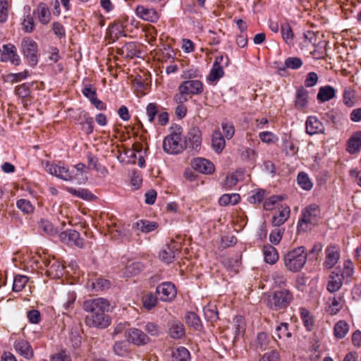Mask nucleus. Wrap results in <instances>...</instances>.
Instances as JSON below:
<instances>
[{
  "instance_id": "nucleus-11",
  "label": "nucleus",
  "mask_w": 361,
  "mask_h": 361,
  "mask_svg": "<svg viewBox=\"0 0 361 361\" xmlns=\"http://www.w3.org/2000/svg\"><path fill=\"white\" fill-rule=\"evenodd\" d=\"M61 240L70 245H75L78 247H83L84 240L80 237V233L75 230H68L61 232L59 235Z\"/></svg>"
},
{
  "instance_id": "nucleus-49",
  "label": "nucleus",
  "mask_w": 361,
  "mask_h": 361,
  "mask_svg": "<svg viewBox=\"0 0 361 361\" xmlns=\"http://www.w3.org/2000/svg\"><path fill=\"white\" fill-rule=\"evenodd\" d=\"M224 73V72L221 66H216L213 64L208 79L210 81H216L223 77Z\"/></svg>"
},
{
  "instance_id": "nucleus-39",
  "label": "nucleus",
  "mask_w": 361,
  "mask_h": 361,
  "mask_svg": "<svg viewBox=\"0 0 361 361\" xmlns=\"http://www.w3.org/2000/svg\"><path fill=\"white\" fill-rule=\"evenodd\" d=\"M281 35L283 40L289 45L293 44V33L288 23H283L281 26Z\"/></svg>"
},
{
  "instance_id": "nucleus-61",
  "label": "nucleus",
  "mask_w": 361,
  "mask_h": 361,
  "mask_svg": "<svg viewBox=\"0 0 361 361\" xmlns=\"http://www.w3.org/2000/svg\"><path fill=\"white\" fill-rule=\"evenodd\" d=\"M51 361H71V357L66 351L61 350L51 356Z\"/></svg>"
},
{
  "instance_id": "nucleus-42",
  "label": "nucleus",
  "mask_w": 361,
  "mask_h": 361,
  "mask_svg": "<svg viewBox=\"0 0 361 361\" xmlns=\"http://www.w3.org/2000/svg\"><path fill=\"white\" fill-rule=\"evenodd\" d=\"M16 206L21 212L27 214H32L35 209L31 202L25 199L18 200Z\"/></svg>"
},
{
  "instance_id": "nucleus-60",
  "label": "nucleus",
  "mask_w": 361,
  "mask_h": 361,
  "mask_svg": "<svg viewBox=\"0 0 361 361\" xmlns=\"http://www.w3.org/2000/svg\"><path fill=\"white\" fill-rule=\"evenodd\" d=\"M188 100V95L178 87V93L173 96V101L178 105H183Z\"/></svg>"
},
{
  "instance_id": "nucleus-27",
  "label": "nucleus",
  "mask_w": 361,
  "mask_h": 361,
  "mask_svg": "<svg viewBox=\"0 0 361 361\" xmlns=\"http://www.w3.org/2000/svg\"><path fill=\"white\" fill-rule=\"evenodd\" d=\"M342 286V278L338 273L332 272L329 276L327 290L331 293L338 291Z\"/></svg>"
},
{
  "instance_id": "nucleus-7",
  "label": "nucleus",
  "mask_w": 361,
  "mask_h": 361,
  "mask_svg": "<svg viewBox=\"0 0 361 361\" xmlns=\"http://www.w3.org/2000/svg\"><path fill=\"white\" fill-rule=\"evenodd\" d=\"M156 293L161 301L171 302L176 298L177 290L173 283L167 281L161 283L157 287Z\"/></svg>"
},
{
  "instance_id": "nucleus-19",
  "label": "nucleus",
  "mask_w": 361,
  "mask_h": 361,
  "mask_svg": "<svg viewBox=\"0 0 361 361\" xmlns=\"http://www.w3.org/2000/svg\"><path fill=\"white\" fill-rule=\"evenodd\" d=\"M262 252L266 263L274 264L279 260L278 251L273 245L269 244L264 245Z\"/></svg>"
},
{
  "instance_id": "nucleus-1",
  "label": "nucleus",
  "mask_w": 361,
  "mask_h": 361,
  "mask_svg": "<svg viewBox=\"0 0 361 361\" xmlns=\"http://www.w3.org/2000/svg\"><path fill=\"white\" fill-rule=\"evenodd\" d=\"M112 307L109 301L103 298H97L85 300L83 309L89 313L85 317V323L90 327L105 329L111 324L110 317L106 314Z\"/></svg>"
},
{
  "instance_id": "nucleus-34",
  "label": "nucleus",
  "mask_w": 361,
  "mask_h": 361,
  "mask_svg": "<svg viewBox=\"0 0 361 361\" xmlns=\"http://www.w3.org/2000/svg\"><path fill=\"white\" fill-rule=\"evenodd\" d=\"M240 197L237 193L224 194L219 200L221 206L234 205L239 202Z\"/></svg>"
},
{
  "instance_id": "nucleus-44",
  "label": "nucleus",
  "mask_w": 361,
  "mask_h": 361,
  "mask_svg": "<svg viewBox=\"0 0 361 361\" xmlns=\"http://www.w3.org/2000/svg\"><path fill=\"white\" fill-rule=\"evenodd\" d=\"M144 330L149 336L157 337L161 334V328L154 322H147L144 326Z\"/></svg>"
},
{
  "instance_id": "nucleus-13",
  "label": "nucleus",
  "mask_w": 361,
  "mask_h": 361,
  "mask_svg": "<svg viewBox=\"0 0 361 361\" xmlns=\"http://www.w3.org/2000/svg\"><path fill=\"white\" fill-rule=\"evenodd\" d=\"M188 95H198L203 92V84L199 80H187L178 86Z\"/></svg>"
},
{
  "instance_id": "nucleus-51",
  "label": "nucleus",
  "mask_w": 361,
  "mask_h": 361,
  "mask_svg": "<svg viewBox=\"0 0 361 361\" xmlns=\"http://www.w3.org/2000/svg\"><path fill=\"white\" fill-rule=\"evenodd\" d=\"M259 137L262 142L267 144H271L278 140V137L273 133L269 131L259 133Z\"/></svg>"
},
{
  "instance_id": "nucleus-53",
  "label": "nucleus",
  "mask_w": 361,
  "mask_h": 361,
  "mask_svg": "<svg viewBox=\"0 0 361 361\" xmlns=\"http://www.w3.org/2000/svg\"><path fill=\"white\" fill-rule=\"evenodd\" d=\"M157 303V298L152 293H147L143 298V305L147 310H151L156 306Z\"/></svg>"
},
{
  "instance_id": "nucleus-18",
  "label": "nucleus",
  "mask_w": 361,
  "mask_h": 361,
  "mask_svg": "<svg viewBox=\"0 0 361 361\" xmlns=\"http://www.w3.org/2000/svg\"><path fill=\"white\" fill-rule=\"evenodd\" d=\"M135 11L137 16L145 20L156 22L159 19L158 13L154 8H148L139 5Z\"/></svg>"
},
{
  "instance_id": "nucleus-21",
  "label": "nucleus",
  "mask_w": 361,
  "mask_h": 361,
  "mask_svg": "<svg viewBox=\"0 0 361 361\" xmlns=\"http://www.w3.org/2000/svg\"><path fill=\"white\" fill-rule=\"evenodd\" d=\"M300 318L302 321V324L307 331H312L314 328V317L309 310L305 307H300L299 309Z\"/></svg>"
},
{
  "instance_id": "nucleus-8",
  "label": "nucleus",
  "mask_w": 361,
  "mask_h": 361,
  "mask_svg": "<svg viewBox=\"0 0 361 361\" xmlns=\"http://www.w3.org/2000/svg\"><path fill=\"white\" fill-rule=\"evenodd\" d=\"M126 334L128 341L137 346L145 345L150 341L149 336L137 328L129 329Z\"/></svg>"
},
{
  "instance_id": "nucleus-55",
  "label": "nucleus",
  "mask_w": 361,
  "mask_h": 361,
  "mask_svg": "<svg viewBox=\"0 0 361 361\" xmlns=\"http://www.w3.org/2000/svg\"><path fill=\"white\" fill-rule=\"evenodd\" d=\"M302 65V60L298 57H289L285 61V66L291 69H298Z\"/></svg>"
},
{
  "instance_id": "nucleus-58",
  "label": "nucleus",
  "mask_w": 361,
  "mask_h": 361,
  "mask_svg": "<svg viewBox=\"0 0 361 361\" xmlns=\"http://www.w3.org/2000/svg\"><path fill=\"white\" fill-rule=\"evenodd\" d=\"M330 300H331V302L329 307V311L331 314H336L342 308L341 298H333L332 299H330Z\"/></svg>"
},
{
  "instance_id": "nucleus-37",
  "label": "nucleus",
  "mask_w": 361,
  "mask_h": 361,
  "mask_svg": "<svg viewBox=\"0 0 361 361\" xmlns=\"http://www.w3.org/2000/svg\"><path fill=\"white\" fill-rule=\"evenodd\" d=\"M159 105L157 103L151 102L149 103L146 106V115L147 120L150 123L154 122L155 118L158 116L159 112Z\"/></svg>"
},
{
  "instance_id": "nucleus-14",
  "label": "nucleus",
  "mask_w": 361,
  "mask_h": 361,
  "mask_svg": "<svg viewBox=\"0 0 361 361\" xmlns=\"http://www.w3.org/2000/svg\"><path fill=\"white\" fill-rule=\"evenodd\" d=\"M326 258L324 262V268L330 269L338 262L340 258L339 249L335 245H329L325 250Z\"/></svg>"
},
{
  "instance_id": "nucleus-25",
  "label": "nucleus",
  "mask_w": 361,
  "mask_h": 361,
  "mask_svg": "<svg viewBox=\"0 0 361 361\" xmlns=\"http://www.w3.org/2000/svg\"><path fill=\"white\" fill-rule=\"evenodd\" d=\"M335 89L330 85H326L319 88L317 94V99L324 102L331 100L335 97Z\"/></svg>"
},
{
  "instance_id": "nucleus-40",
  "label": "nucleus",
  "mask_w": 361,
  "mask_h": 361,
  "mask_svg": "<svg viewBox=\"0 0 361 361\" xmlns=\"http://www.w3.org/2000/svg\"><path fill=\"white\" fill-rule=\"evenodd\" d=\"M29 71L25 70L18 73H9L6 76V81L11 83L19 82L29 76Z\"/></svg>"
},
{
  "instance_id": "nucleus-17",
  "label": "nucleus",
  "mask_w": 361,
  "mask_h": 361,
  "mask_svg": "<svg viewBox=\"0 0 361 361\" xmlns=\"http://www.w3.org/2000/svg\"><path fill=\"white\" fill-rule=\"evenodd\" d=\"M85 165L82 163H79L74 166V169L69 171L71 175V180L68 181H75L78 184H83L87 180L86 176Z\"/></svg>"
},
{
  "instance_id": "nucleus-20",
  "label": "nucleus",
  "mask_w": 361,
  "mask_h": 361,
  "mask_svg": "<svg viewBox=\"0 0 361 361\" xmlns=\"http://www.w3.org/2000/svg\"><path fill=\"white\" fill-rule=\"evenodd\" d=\"M158 227V224L154 221L141 219L134 223L133 229L135 231H140L142 233H148L156 230Z\"/></svg>"
},
{
  "instance_id": "nucleus-63",
  "label": "nucleus",
  "mask_w": 361,
  "mask_h": 361,
  "mask_svg": "<svg viewBox=\"0 0 361 361\" xmlns=\"http://www.w3.org/2000/svg\"><path fill=\"white\" fill-rule=\"evenodd\" d=\"M221 126L225 137L228 140L231 139L235 133L233 126L231 123H222Z\"/></svg>"
},
{
  "instance_id": "nucleus-56",
  "label": "nucleus",
  "mask_w": 361,
  "mask_h": 361,
  "mask_svg": "<svg viewBox=\"0 0 361 361\" xmlns=\"http://www.w3.org/2000/svg\"><path fill=\"white\" fill-rule=\"evenodd\" d=\"M23 30L27 33L32 32L35 28V23L32 17L27 16L22 23Z\"/></svg>"
},
{
  "instance_id": "nucleus-16",
  "label": "nucleus",
  "mask_w": 361,
  "mask_h": 361,
  "mask_svg": "<svg viewBox=\"0 0 361 361\" xmlns=\"http://www.w3.org/2000/svg\"><path fill=\"white\" fill-rule=\"evenodd\" d=\"M16 351L25 359H32L34 356V352L30 343L23 339L17 340L14 343Z\"/></svg>"
},
{
  "instance_id": "nucleus-52",
  "label": "nucleus",
  "mask_w": 361,
  "mask_h": 361,
  "mask_svg": "<svg viewBox=\"0 0 361 361\" xmlns=\"http://www.w3.org/2000/svg\"><path fill=\"white\" fill-rule=\"evenodd\" d=\"M39 226L46 233L49 235H54L57 233V230L54 227L52 224L44 219H42L39 222Z\"/></svg>"
},
{
  "instance_id": "nucleus-24",
  "label": "nucleus",
  "mask_w": 361,
  "mask_h": 361,
  "mask_svg": "<svg viewBox=\"0 0 361 361\" xmlns=\"http://www.w3.org/2000/svg\"><path fill=\"white\" fill-rule=\"evenodd\" d=\"M361 148V131L355 133L348 141L347 151L350 154H355Z\"/></svg>"
},
{
  "instance_id": "nucleus-30",
  "label": "nucleus",
  "mask_w": 361,
  "mask_h": 361,
  "mask_svg": "<svg viewBox=\"0 0 361 361\" xmlns=\"http://www.w3.org/2000/svg\"><path fill=\"white\" fill-rule=\"evenodd\" d=\"M87 287L91 288L92 290H103L110 286L109 281L102 278H97L95 279L90 280L87 284Z\"/></svg>"
},
{
  "instance_id": "nucleus-48",
  "label": "nucleus",
  "mask_w": 361,
  "mask_h": 361,
  "mask_svg": "<svg viewBox=\"0 0 361 361\" xmlns=\"http://www.w3.org/2000/svg\"><path fill=\"white\" fill-rule=\"evenodd\" d=\"M30 83H23L16 87L15 92L20 97H27L30 94Z\"/></svg>"
},
{
  "instance_id": "nucleus-33",
  "label": "nucleus",
  "mask_w": 361,
  "mask_h": 361,
  "mask_svg": "<svg viewBox=\"0 0 361 361\" xmlns=\"http://www.w3.org/2000/svg\"><path fill=\"white\" fill-rule=\"evenodd\" d=\"M308 102V92L303 87L297 90L295 95V104L298 108H302L306 106Z\"/></svg>"
},
{
  "instance_id": "nucleus-6",
  "label": "nucleus",
  "mask_w": 361,
  "mask_h": 361,
  "mask_svg": "<svg viewBox=\"0 0 361 361\" xmlns=\"http://www.w3.org/2000/svg\"><path fill=\"white\" fill-rule=\"evenodd\" d=\"M21 47L23 56L27 59L30 66H35L38 62L37 44L30 37H25L22 40Z\"/></svg>"
},
{
  "instance_id": "nucleus-12",
  "label": "nucleus",
  "mask_w": 361,
  "mask_h": 361,
  "mask_svg": "<svg viewBox=\"0 0 361 361\" xmlns=\"http://www.w3.org/2000/svg\"><path fill=\"white\" fill-rule=\"evenodd\" d=\"M179 254V247L175 243L167 244L159 251V259L166 263L170 264L173 262L176 257Z\"/></svg>"
},
{
  "instance_id": "nucleus-22",
  "label": "nucleus",
  "mask_w": 361,
  "mask_h": 361,
  "mask_svg": "<svg viewBox=\"0 0 361 361\" xmlns=\"http://www.w3.org/2000/svg\"><path fill=\"white\" fill-rule=\"evenodd\" d=\"M290 209L288 206H282L279 213L272 217L271 224L274 227H279L283 224L289 218Z\"/></svg>"
},
{
  "instance_id": "nucleus-4",
  "label": "nucleus",
  "mask_w": 361,
  "mask_h": 361,
  "mask_svg": "<svg viewBox=\"0 0 361 361\" xmlns=\"http://www.w3.org/2000/svg\"><path fill=\"white\" fill-rule=\"evenodd\" d=\"M316 222V204H311L301 212V216L297 224V233H305L312 229Z\"/></svg>"
},
{
  "instance_id": "nucleus-9",
  "label": "nucleus",
  "mask_w": 361,
  "mask_h": 361,
  "mask_svg": "<svg viewBox=\"0 0 361 361\" xmlns=\"http://www.w3.org/2000/svg\"><path fill=\"white\" fill-rule=\"evenodd\" d=\"M202 143V133L199 128L192 127L188 133L185 141V147H189L195 151H198Z\"/></svg>"
},
{
  "instance_id": "nucleus-29",
  "label": "nucleus",
  "mask_w": 361,
  "mask_h": 361,
  "mask_svg": "<svg viewBox=\"0 0 361 361\" xmlns=\"http://www.w3.org/2000/svg\"><path fill=\"white\" fill-rule=\"evenodd\" d=\"M38 14L39 20L44 25L50 21L51 14L47 6L44 3H40L36 10Z\"/></svg>"
},
{
  "instance_id": "nucleus-50",
  "label": "nucleus",
  "mask_w": 361,
  "mask_h": 361,
  "mask_svg": "<svg viewBox=\"0 0 361 361\" xmlns=\"http://www.w3.org/2000/svg\"><path fill=\"white\" fill-rule=\"evenodd\" d=\"M114 353L120 356L125 357L128 354V345L124 341H118L114 345Z\"/></svg>"
},
{
  "instance_id": "nucleus-31",
  "label": "nucleus",
  "mask_w": 361,
  "mask_h": 361,
  "mask_svg": "<svg viewBox=\"0 0 361 361\" xmlns=\"http://www.w3.org/2000/svg\"><path fill=\"white\" fill-rule=\"evenodd\" d=\"M348 331V324L344 320H340L334 326V334L336 338L341 339L346 336Z\"/></svg>"
},
{
  "instance_id": "nucleus-47",
  "label": "nucleus",
  "mask_w": 361,
  "mask_h": 361,
  "mask_svg": "<svg viewBox=\"0 0 361 361\" xmlns=\"http://www.w3.org/2000/svg\"><path fill=\"white\" fill-rule=\"evenodd\" d=\"M204 314L207 321L214 322L218 319V312L215 306H207L203 309Z\"/></svg>"
},
{
  "instance_id": "nucleus-3",
  "label": "nucleus",
  "mask_w": 361,
  "mask_h": 361,
  "mask_svg": "<svg viewBox=\"0 0 361 361\" xmlns=\"http://www.w3.org/2000/svg\"><path fill=\"white\" fill-rule=\"evenodd\" d=\"M293 294L287 289L274 291L267 298V305L274 310L286 309L293 300Z\"/></svg>"
},
{
  "instance_id": "nucleus-59",
  "label": "nucleus",
  "mask_w": 361,
  "mask_h": 361,
  "mask_svg": "<svg viewBox=\"0 0 361 361\" xmlns=\"http://www.w3.org/2000/svg\"><path fill=\"white\" fill-rule=\"evenodd\" d=\"M235 334L239 336L245 330V322L242 317H236L234 319Z\"/></svg>"
},
{
  "instance_id": "nucleus-46",
  "label": "nucleus",
  "mask_w": 361,
  "mask_h": 361,
  "mask_svg": "<svg viewBox=\"0 0 361 361\" xmlns=\"http://www.w3.org/2000/svg\"><path fill=\"white\" fill-rule=\"evenodd\" d=\"M284 228L276 227L269 234V241L274 245H278L284 233Z\"/></svg>"
},
{
  "instance_id": "nucleus-43",
  "label": "nucleus",
  "mask_w": 361,
  "mask_h": 361,
  "mask_svg": "<svg viewBox=\"0 0 361 361\" xmlns=\"http://www.w3.org/2000/svg\"><path fill=\"white\" fill-rule=\"evenodd\" d=\"M28 281V278L25 276H16L13 283V290L15 292L21 291Z\"/></svg>"
},
{
  "instance_id": "nucleus-5",
  "label": "nucleus",
  "mask_w": 361,
  "mask_h": 361,
  "mask_svg": "<svg viewBox=\"0 0 361 361\" xmlns=\"http://www.w3.org/2000/svg\"><path fill=\"white\" fill-rule=\"evenodd\" d=\"M181 141V128L166 136L163 141L164 150L171 154H176L182 152L185 148Z\"/></svg>"
},
{
  "instance_id": "nucleus-64",
  "label": "nucleus",
  "mask_w": 361,
  "mask_h": 361,
  "mask_svg": "<svg viewBox=\"0 0 361 361\" xmlns=\"http://www.w3.org/2000/svg\"><path fill=\"white\" fill-rule=\"evenodd\" d=\"M143 266L140 262H133L126 267V271L130 275H136L142 269Z\"/></svg>"
},
{
  "instance_id": "nucleus-45",
  "label": "nucleus",
  "mask_w": 361,
  "mask_h": 361,
  "mask_svg": "<svg viewBox=\"0 0 361 361\" xmlns=\"http://www.w3.org/2000/svg\"><path fill=\"white\" fill-rule=\"evenodd\" d=\"M354 273V265L350 260L345 261L343 265V269L341 273V278L346 279L347 281L351 279Z\"/></svg>"
},
{
  "instance_id": "nucleus-38",
  "label": "nucleus",
  "mask_w": 361,
  "mask_h": 361,
  "mask_svg": "<svg viewBox=\"0 0 361 361\" xmlns=\"http://www.w3.org/2000/svg\"><path fill=\"white\" fill-rule=\"evenodd\" d=\"M185 322L189 326L196 330L202 329V324L199 317L194 312H189L185 315Z\"/></svg>"
},
{
  "instance_id": "nucleus-57",
  "label": "nucleus",
  "mask_w": 361,
  "mask_h": 361,
  "mask_svg": "<svg viewBox=\"0 0 361 361\" xmlns=\"http://www.w3.org/2000/svg\"><path fill=\"white\" fill-rule=\"evenodd\" d=\"M354 97L355 94L353 91L350 89H345L343 94L344 104L349 107L353 106L354 105Z\"/></svg>"
},
{
  "instance_id": "nucleus-28",
  "label": "nucleus",
  "mask_w": 361,
  "mask_h": 361,
  "mask_svg": "<svg viewBox=\"0 0 361 361\" xmlns=\"http://www.w3.org/2000/svg\"><path fill=\"white\" fill-rule=\"evenodd\" d=\"M212 147L216 153H221L225 147V140L219 130L215 131L212 135Z\"/></svg>"
},
{
  "instance_id": "nucleus-23",
  "label": "nucleus",
  "mask_w": 361,
  "mask_h": 361,
  "mask_svg": "<svg viewBox=\"0 0 361 361\" xmlns=\"http://www.w3.org/2000/svg\"><path fill=\"white\" fill-rule=\"evenodd\" d=\"M63 266L58 261H49L47 273L52 278H60L63 274Z\"/></svg>"
},
{
  "instance_id": "nucleus-35",
  "label": "nucleus",
  "mask_w": 361,
  "mask_h": 361,
  "mask_svg": "<svg viewBox=\"0 0 361 361\" xmlns=\"http://www.w3.org/2000/svg\"><path fill=\"white\" fill-rule=\"evenodd\" d=\"M173 361H189L190 355L189 351L184 347H178L172 354Z\"/></svg>"
},
{
  "instance_id": "nucleus-36",
  "label": "nucleus",
  "mask_w": 361,
  "mask_h": 361,
  "mask_svg": "<svg viewBox=\"0 0 361 361\" xmlns=\"http://www.w3.org/2000/svg\"><path fill=\"white\" fill-rule=\"evenodd\" d=\"M298 184L305 190H310L313 187V183L307 174L305 172H300L297 176Z\"/></svg>"
},
{
  "instance_id": "nucleus-54",
  "label": "nucleus",
  "mask_w": 361,
  "mask_h": 361,
  "mask_svg": "<svg viewBox=\"0 0 361 361\" xmlns=\"http://www.w3.org/2000/svg\"><path fill=\"white\" fill-rule=\"evenodd\" d=\"M316 117L310 116L307 118L305 123L306 133L310 135L316 134Z\"/></svg>"
},
{
  "instance_id": "nucleus-15",
  "label": "nucleus",
  "mask_w": 361,
  "mask_h": 361,
  "mask_svg": "<svg viewBox=\"0 0 361 361\" xmlns=\"http://www.w3.org/2000/svg\"><path fill=\"white\" fill-rule=\"evenodd\" d=\"M191 165L195 171L204 174H211L215 170L214 165L204 158L194 159Z\"/></svg>"
},
{
  "instance_id": "nucleus-26",
  "label": "nucleus",
  "mask_w": 361,
  "mask_h": 361,
  "mask_svg": "<svg viewBox=\"0 0 361 361\" xmlns=\"http://www.w3.org/2000/svg\"><path fill=\"white\" fill-rule=\"evenodd\" d=\"M169 333L173 338H180L185 335L183 324L178 321H173L169 326Z\"/></svg>"
},
{
  "instance_id": "nucleus-32",
  "label": "nucleus",
  "mask_w": 361,
  "mask_h": 361,
  "mask_svg": "<svg viewBox=\"0 0 361 361\" xmlns=\"http://www.w3.org/2000/svg\"><path fill=\"white\" fill-rule=\"evenodd\" d=\"M66 190L69 193L82 200H91L94 198V195L87 189L80 188L77 190L71 187H68Z\"/></svg>"
},
{
  "instance_id": "nucleus-62",
  "label": "nucleus",
  "mask_w": 361,
  "mask_h": 361,
  "mask_svg": "<svg viewBox=\"0 0 361 361\" xmlns=\"http://www.w3.org/2000/svg\"><path fill=\"white\" fill-rule=\"evenodd\" d=\"M264 196V190H259L248 197V201L252 204L260 203L262 202Z\"/></svg>"
},
{
  "instance_id": "nucleus-41",
  "label": "nucleus",
  "mask_w": 361,
  "mask_h": 361,
  "mask_svg": "<svg viewBox=\"0 0 361 361\" xmlns=\"http://www.w3.org/2000/svg\"><path fill=\"white\" fill-rule=\"evenodd\" d=\"M290 335V333L288 331V324L286 323H281L276 327L273 338L276 340V338H289Z\"/></svg>"
},
{
  "instance_id": "nucleus-10",
  "label": "nucleus",
  "mask_w": 361,
  "mask_h": 361,
  "mask_svg": "<svg viewBox=\"0 0 361 361\" xmlns=\"http://www.w3.org/2000/svg\"><path fill=\"white\" fill-rule=\"evenodd\" d=\"M45 170L51 175L55 176L64 180L71 179L69 170L63 164H56L54 163L47 162Z\"/></svg>"
},
{
  "instance_id": "nucleus-2",
  "label": "nucleus",
  "mask_w": 361,
  "mask_h": 361,
  "mask_svg": "<svg viewBox=\"0 0 361 361\" xmlns=\"http://www.w3.org/2000/svg\"><path fill=\"white\" fill-rule=\"evenodd\" d=\"M305 251V247L300 246L287 252L283 257L285 267L291 272L300 271L307 261Z\"/></svg>"
}]
</instances>
